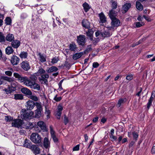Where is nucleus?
Instances as JSON below:
<instances>
[{
  "label": "nucleus",
  "instance_id": "1",
  "mask_svg": "<svg viewBox=\"0 0 155 155\" xmlns=\"http://www.w3.org/2000/svg\"><path fill=\"white\" fill-rule=\"evenodd\" d=\"M13 75L19 82L21 83L23 82L24 85L26 86L29 87L30 88L34 82L31 80L29 79L27 77H23L17 73H14Z\"/></svg>",
  "mask_w": 155,
  "mask_h": 155
},
{
  "label": "nucleus",
  "instance_id": "2",
  "mask_svg": "<svg viewBox=\"0 0 155 155\" xmlns=\"http://www.w3.org/2000/svg\"><path fill=\"white\" fill-rule=\"evenodd\" d=\"M41 136L37 133H32L30 136L31 140L35 143H39L41 141Z\"/></svg>",
  "mask_w": 155,
  "mask_h": 155
},
{
  "label": "nucleus",
  "instance_id": "3",
  "mask_svg": "<svg viewBox=\"0 0 155 155\" xmlns=\"http://www.w3.org/2000/svg\"><path fill=\"white\" fill-rule=\"evenodd\" d=\"M24 122L21 119H14L12 123V126L17 128H22Z\"/></svg>",
  "mask_w": 155,
  "mask_h": 155
},
{
  "label": "nucleus",
  "instance_id": "4",
  "mask_svg": "<svg viewBox=\"0 0 155 155\" xmlns=\"http://www.w3.org/2000/svg\"><path fill=\"white\" fill-rule=\"evenodd\" d=\"M33 114V112L32 111H28L25 109L21 110V115L25 119L31 118L32 117Z\"/></svg>",
  "mask_w": 155,
  "mask_h": 155
},
{
  "label": "nucleus",
  "instance_id": "5",
  "mask_svg": "<svg viewBox=\"0 0 155 155\" xmlns=\"http://www.w3.org/2000/svg\"><path fill=\"white\" fill-rule=\"evenodd\" d=\"M86 41V38L84 35H81L77 37V42L79 45L84 46Z\"/></svg>",
  "mask_w": 155,
  "mask_h": 155
},
{
  "label": "nucleus",
  "instance_id": "6",
  "mask_svg": "<svg viewBox=\"0 0 155 155\" xmlns=\"http://www.w3.org/2000/svg\"><path fill=\"white\" fill-rule=\"evenodd\" d=\"M112 20L111 22V26L110 27V29L113 30L114 28H117L118 26L120 23L119 20L116 18H110Z\"/></svg>",
  "mask_w": 155,
  "mask_h": 155
},
{
  "label": "nucleus",
  "instance_id": "7",
  "mask_svg": "<svg viewBox=\"0 0 155 155\" xmlns=\"http://www.w3.org/2000/svg\"><path fill=\"white\" fill-rule=\"evenodd\" d=\"M41 78H39V81L42 84H44L46 85L48 84V79L49 77V75L46 73L41 75Z\"/></svg>",
  "mask_w": 155,
  "mask_h": 155
},
{
  "label": "nucleus",
  "instance_id": "8",
  "mask_svg": "<svg viewBox=\"0 0 155 155\" xmlns=\"http://www.w3.org/2000/svg\"><path fill=\"white\" fill-rule=\"evenodd\" d=\"M20 65L21 68L25 71H28L31 68L29 63L26 61H23Z\"/></svg>",
  "mask_w": 155,
  "mask_h": 155
},
{
  "label": "nucleus",
  "instance_id": "9",
  "mask_svg": "<svg viewBox=\"0 0 155 155\" xmlns=\"http://www.w3.org/2000/svg\"><path fill=\"white\" fill-rule=\"evenodd\" d=\"M104 31L102 34V35L104 37H108L112 35L111 31H113V30L110 29V27L106 28L104 29Z\"/></svg>",
  "mask_w": 155,
  "mask_h": 155
},
{
  "label": "nucleus",
  "instance_id": "10",
  "mask_svg": "<svg viewBox=\"0 0 155 155\" xmlns=\"http://www.w3.org/2000/svg\"><path fill=\"white\" fill-rule=\"evenodd\" d=\"M63 108L62 106L59 104L57 107V111L55 112V115L57 118L60 119L61 114V112L63 110Z\"/></svg>",
  "mask_w": 155,
  "mask_h": 155
},
{
  "label": "nucleus",
  "instance_id": "11",
  "mask_svg": "<svg viewBox=\"0 0 155 155\" xmlns=\"http://www.w3.org/2000/svg\"><path fill=\"white\" fill-rule=\"evenodd\" d=\"M37 124L44 131L47 132L48 131V129L46 127L45 124L43 121H39L37 123Z\"/></svg>",
  "mask_w": 155,
  "mask_h": 155
},
{
  "label": "nucleus",
  "instance_id": "12",
  "mask_svg": "<svg viewBox=\"0 0 155 155\" xmlns=\"http://www.w3.org/2000/svg\"><path fill=\"white\" fill-rule=\"evenodd\" d=\"M19 58L16 55L12 56L11 58V62L13 65H16L19 62Z\"/></svg>",
  "mask_w": 155,
  "mask_h": 155
},
{
  "label": "nucleus",
  "instance_id": "13",
  "mask_svg": "<svg viewBox=\"0 0 155 155\" xmlns=\"http://www.w3.org/2000/svg\"><path fill=\"white\" fill-rule=\"evenodd\" d=\"M35 106V104L33 101L29 100L26 103L27 109L29 110L32 109Z\"/></svg>",
  "mask_w": 155,
  "mask_h": 155
},
{
  "label": "nucleus",
  "instance_id": "14",
  "mask_svg": "<svg viewBox=\"0 0 155 155\" xmlns=\"http://www.w3.org/2000/svg\"><path fill=\"white\" fill-rule=\"evenodd\" d=\"M98 16L100 18L99 23H103L107 21V18L103 12L99 14Z\"/></svg>",
  "mask_w": 155,
  "mask_h": 155
},
{
  "label": "nucleus",
  "instance_id": "15",
  "mask_svg": "<svg viewBox=\"0 0 155 155\" xmlns=\"http://www.w3.org/2000/svg\"><path fill=\"white\" fill-rule=\"evenodd\" d=\"M34 127V124L31 122H27L26 123L24 122L22 128L27 129H32Z\"/></svg>",
  "mask_w": 155,
  "mask_h": 155
},
{
  "label": "nucleus",
  "instance_id": "16",
  "mask_svg": "<svg viewBox=\"0 0 155 155\" xmlns=\"http://www.w3.org/2000/svg\"><path fill=\"white\" fill-rule=\"evenodd\" d=\"M43 146L44 147L47 149L49 148L50 147V142L47 137H45L43 140Z\"/></svg>",
  "mask_w": 155,
  "mask_h": 155
},
{
  "label": "nucleus",
  "instance_id": "17",
  "mask_svg": "<svg viewBox=\"0 0 155 155\" xmlns=\"http://www.w3.org/2000/svg\"><path fill=\"white\" fill-rule=\"evenodd\" d=\"M131 6L130 3H128L124 4L122 6L123 13H125L131 7Z\"/></svg>",
  "mask_w": 155,
  "mask_h": 155
},
{
  "label": "nucleus",
  "instance_id": "18",
  "mask_svg": "<svg viewBox=\"0 0 155 155\" xmlns=\"http://www.w3.org/2000/svg\"><path fill=\"white\" fill-rule=\"evenodd\" d=\"M21 91L23 93L27 95H30L32 94L31 91L29 89L25 87L21 88Z\"/></svg>",
  "mask_w": 155,
  "mask_h": 155
},
{
  "label": "nucleus",
  "instance_id": "19",
  "mask_svg": "<svg viewBox=\"0 0 155 155\" xmlns=\"http://www.w3.org/2000/svg\"><path fill=\"white\" fill-rule=\"evenodd\" d=\"M32 146V143L30 140L27 139L25 140L23 144V147L28 148L30 149Z\"/></svg>",
  "mask_w": 155,
  "mask_h": 155
},
{
  "label": "nucleus",
  "instance_id": "20",
  "mask_svg": "<svg viewBox=\"0 0 155 155\" xmlns=\"http://www.w3.org/2000/svg\"><path fill=\"white\" fill-rule=\"evenodd\" d=\"M117 15V12L114 9H111L109 11L108 15L110 18H116V16Z\"/></svg>",
  "mask_w": 155,
  "mask_h": 155
},
{
  "label": "nucleus",
  "instance_id": "21",
  "mask_svg": "<svg viewBox=\"0 0 155 155\" xmlns=\"http://www.w3.org/2000/svg\"><path fill=\"white\" fill-rule=\"evenodd\" d=\"M82 24L83 27L84 28H90V23L87 19H83L82 21Z\"/></svg>",
  "mask_w": 155,
  "mask_h": 155
},
{
  "label": "nucleus",
  "instance_id": "22",
  "mask_svg": "<svg viewBox=\"0 0 155 155\" xmlns=\"http://www.w3.org/2000/svg\"><path fill=\"white\" fill-rule=\"evenodd\" d=\"M30 149L33 151L35 154H38L40 153L39 148L36 145H32Z\"/></svg>",
  "mask_w": 155,
  "mask_h": 155
},
{
  "label": "nucleus",
  "instance_id": "23",
  "mask_svg": "<svg viewBox=\"0 0 155 155\" xmlns=\"http://www.w3.org/2000/svg\"><path fill=\"white\" fill-rule=\"evenodd\" d=\"M30 88L36 90L37 91H40L41 89V87L40 85L36 83L35 81L33 83Z\"/></svg>",
  "mask_w": 155,
  "mask_h": 155
},
{
  "label": "nucleus",
  "instance_id": "24",
  "mask_svg": "<svg viewBox=\"0 0 155 155\" xmlns=\"http://www.w3.org/2000/svg\"><path fill=\"white\" fill-rule=\"evenodd\" d=\"M69 48L71 51H75L77 48L74 42H72L71 44L69 45Z\"/></svg>",
  "mask_w": 155,
  "mask_h": 155
},
{
  "label": "nucleus",
  "instance_id": "25",
  "mask_svg": "<svg viewBox=\"0 0 155 155\" xmlns=\"http://www.w3.org/2000/svg\"><path fill=\"white\" fill-rule=\"evenodd\" d=\"M58 70V68L56 67L52 66L50 68H48L46 70V71L48 73H50L54 72H56Z\"/></svg>",
  "mask_w": 155,
  "mask_h": 155
},
{
  "label": "nucleus",
  "instance_id": "26",
  "mask_svg": "<svg viewBox=\"0 0 155 155\" xmlns=\"http://www.w3.org/2000/svg\"><path fill=\"white\" fill-rule=\"evenodd\" d=\"M12 45L14 48H17L20 45V42L18 40H14L12 43Z\"/></svg>",
  "mask_w": 155,
  "mask_h": 155
},
{
  "label": "nucleus",
  "instance_id": "27",
  "mask_svg": "<svg viewBox=\"0 0 155 155\" xmlns=\"http://www.w3.org/2000/svg\"><path fill=\"white\" fill-rule=\"evenodd\" d=\"M83 54V53L82 52L76 53L73 55L72 58L74 60H77L80 58Z\"/></svg>",
  "mask_w": 155,
  "mask_h": 155
},
{
  "label": "nucleus",
  "instance_id": "28",
  "mask_svg": "<svg viewBox=\"0 0 155 155\" xmlns=\"http://www.w3.org/2000/svg\"><path fill=\"white\" fill-rule=\"evenodd\" d=\"M38 55L39 56V60L41 62H44L46 61V57L45 55L42 54L41 53H38Z\"/></svg>",
  "mask_w": 155,
  "mask_h": 155
},
{
  "label": "nucleus",
  "instance_id": "29",
  "mask_svg": "<svg viewBox=\"0 0 155 155\" xmlns=\"http://www.w3.org/2000/svg\"><path fill=\"white\" fill-rule=\"evenodd\" d=\"M14 39V36L12 34H8L5 38V39L7 41L9 42H12Z\"/></svg>",
  "mask_w": 155,
  "mask_h": 155
},
{
  "label": "nucleus",
  "instance_id": "30",
  "mask_svg": "<svg viewBox=\"0 0 155 155\" xmlns=\"http://www.w3.org/2000/svg\"><path fill=\"white\" fill-rule=\"evenodd\" d=\"M13 51V49L11 46H8L5 49L6 53L8 55L12 54Z\"/></svg>",
  "mask_w": 155,
  "mask_h": 155
},
{
  "label": "nucleus",
  "instance_id": "31",
  "mask_svg": "<svg viewBox=\"0 0 155 155\" xmlns=\"http://www.w3.org/2000/svg\"><path fill=\"white\" fill-rule=\"evenodd\" d=\"M19 57L21 59H26L28 56V53L25 51L21 52L19 55Z\"/></svg>",
  "mask_w": 155,
  "mask_h": 155
},
{
  "label": "nucleus",
  "instance_id": "32",
  "mask_svg": "<svg viewBox=\"0 0 155 155\" xmlns=\"http://www.w3.org/2000/svg\"><path fill=\"white\" fill-rule=\"evenodd\" d=\"M2 79H3V81L5 80L10 83H12L14 81L13 78L8 77L7 76H2Z\"/></svg>",
  "mask_w": 155,
  "mask_h": 155
},
{
  "label": "nucleus",
  "instance_id": "33",
  "mask_svg": "<svg viewBox=\"0 0 155 155\" xmlns=\"http://www.w3.org/2000/svg\"><path fill=\"white\" fill-rule=\"evenodd\" d=\"M39 19L40 18H39V16L38 15H35V14H32L31 20L34 22L38 21Z\"/></svg>",
  "mask_w": 155,
  "mask_h": 155
},
{
  "label": "nucleus",
  "instance_id": "34",
  "mask_svg": "<svg viewBox=\"0 0 155 155\" xmlns=\"http://www.w3.org/2000/svg\"><path fill=\"white\" fill-rule=\"evenodd\" d=\"M136 7L137 9L140 11H142L143 8V5L138 1L136 2Z\"/></svg>",
  "mask_w": 155,
  "mask_h": 155
},
{
  "label": "nucleus",
  "instance_id": "35",
  "mask_svg": "<svg viewBox=\"0 0 155 155\" xmlns=\"http://www.w3.org/2000/svg\"><path fill=\"white\" fill-rule=\"evenodd\" d=\"M83 6L84 8V10L86 12H87L90 9V7L89 5L87 3L85 2L83 4Z\"/></svg>",
  "mask_w": 155,
  "mask_h": 155
},
{
  "label": "nucleus",
  "instance_id": "36",
  "mask_svg": "<svg viewBox=\"0 0 155 155\" xmlns=\"http://www.w3.org/2000/svg\"><path fill=\"white\" fill-rule=\"evenodd\" d=\"M126 98H120V99L117 103V106L118 107H119L120 106L125 102L126 101Z\"/></svg>",
  "mask_w": 155,
  "mask_h": 155
},
{
  "label": "nucleus",
  "instance_id": "37",
  "mask_svg": "<svg viewBox=\"0 0 155 155\" xmlns=\"http://www.w3.org/2000/svg\"><path fill=\"white\" fill-rule=\"evenodd\" d=\"M8 71H6L5 72V74L7 75L11 76L12 75V72L13 71L12 68H8Z\"/></svg>",
  "mask_w": 155,
  "mask_h": 155
},
{
  "label": "nucleus",
  "instance_id": "38",
  "mask_svg": "<svg viewBox=\"0 0 155 155\" xmlns=\"http://www.w3.org/2000/svg\"><path fill=\"white\" fill-rule=\"evenodd\" d=\"M5 41V37L4 34L0 32V42H4Z\"/></svg>",
  "mask_w": 155,
  "mask_h": 155
},
{
  "label": "nucleus",
  "instance_id": "39",
  "mask_svg": "<svg viewBox=\"0 0 155 155\" xmlns=\"http://www.w3.org/2000/svg\"><path fill=\"white\" fill-rule=\"evenodd\" d=\"M23 98V96L22 94H16L14 95V98L16 100H22Z\"/></svg>",
  "mask_w": 155,
  "mask_h": 155
},
{
  "label": "nucleus",
  "instance_id": "40",
  "mask_svg": "<svg viewBox=\"0 0 155 155\" xmlns=\"http://www.w3.org/2000/svg\"><path fill=\"white\" fill-rule=\"evenodd\" d=\"M111 9H116L117 7V2L114 1L113 0L111 1Z\"/></svg>",
  "mask_w": 155,
  "mask_h": 155
},
{
  "label": "nucleus",
  "instance_id": "41",
  "mask_svg": "<svg viewBox=\"0 0 155 155\" xmlns=\"http://www.w3.org/2000/svg\"><path fill=\"white\" fill-rule=\"evenodd\" d=\"M153 99V97H150L147 104V108L149 109L152 105V102Z\"/></svg>",
  "mask_w": 155,
  "mask_h": 155
},
{
  "label": "nucleus",
  "instance_id": "42",
  "mask_svg": "<svg viewBox=\"0 0 155 155\" xmlns=\"http://www.w3.org/2000/svg\"><path fill=\"white\" fill-rule=\"evenodd\" d=\"M41 110H36L35 111V117L36 118H39L41 116Z\"/></svg>",
  "mask_w": 155,
  "mask_h": 155
},
{
  "label": "nucleus",
  "instance_id": "43",
  "mask_svg": "<svg viewBox=\"0 0 155 155\" xmlns=\"http://www.w3.org/2000/svg\"><path fill=\"white\" fill-rule=\"evenodd\" d=\"M45 73V71L42 68H40L38 71L37 72L38 74L39 75H40L41 76L42 74H44Z\"/></svg>",
  "mask_w": 155,
  "mask_h": 155
},
{
  "label": "nucleus",
  "instance_id": "44",
  "mask_svg": "<svg viewBox=\"0 0 155 155\" xmlns=\"http://www.w3.org/2000/svg\"><path fill=\"white\" fill-rule=\"evenodd\" d=\"M5 23L7 25H10L11 23V19L9 17H7L5 20Z\"/></svg>",
  "mask_w": 155,
  "mask_h": 155
},
{
  "label": "nucleus",
  "instance_id": "45",
  "mask_svg": "<svg viewBox=\"0 0 155 155\" xmlns=\"http://www.w3.org/2000/svg\"><path fill=\"white\" fill-rule=\"evenodd\" d=\"M35 105L37 107V109L38 110H42V107L41 105V103H39L38 102H36L35 104Z\"/></svg>",
  "mask_w": 155,
  "mask_h": 155
},
{
  "label": "nucleus",
  "instance_id": "46",
  "mask_svg": "<svg viewBox=\"0 0 155 155\" xmlns=\"http://www.w3.org/2000/svg\"><path fill=\"white\" fill-rule=\"evenodd\" d=\"M63 81H64V79H62V80H61L60 81V82H59V83L58 84V85L59 86V88L58 90L60 91L63 90V88L62 87V84L63 82Z\"/></svg>",
  "mask_w": 155,
  "mask_h": 155
},
{
  "label": "nucleus",
  "instance_id": "47",
  "mask_svg": "<svg viewBox=\"0 0 155 155\" xmlns=\"http://www.w3.org/2000/svg\"><path fill=\"white\" fill-rule=\"evenodd\" d=\"M50 133L51 134V137H53L54 136H56L55 135V132L54 130L52 127L51 126H50Z\"/></svg>",
  "mask_w": 155,
  "mask_h": 155
},
{
  "label": "nucleus",
  "instance_id": "48",
  "mask_svg": "<svg viewBox=\"0 0 155 155\" xmlns=\"http://www.w3.org/2000/svg\"><path fill=\"white\" fill-rule=\"evenodd\" d=\"M59 59L58 57H54L52 59L51 63L53 64H55L57 63L59 61Z\"/></svg>",
  "mask_w": 155,
  "mask_h": 155
},
{
  "label": "nucleus",
  "instance_id": "49",
  "mask_svg": "<svg viewBox=\"0 0 155 155\" xmlns=\"http://www.w3.org/2000/svg\"><path fill=\"white\" fill-rule=\"evenodd\" d=\"M86 33L87 36L89 37L90 39L92 40L93 37V32L91 31H88Z\"/></svg>",
  "mask_w": 155,
  "mask_h": 155
},
{
  "label": "nucleus",
  "instance_id": "50",
  "mask_svg": "<svg viewBox=\"0 0 155 155\" xmlns=\"http://www.w3.org/2000/svg\"><path fill=\"white\" fill-rule=\"evenodd\" d=\"M5 119L6 121L8 122H10L13 120V117L9 116H5Z\"/></svg>",
  "mask_w": 155,
  "mask_h": 155
},
{
  "label": "nucleus",
  "instance_id": "51",
  "mask_svg": "<svg viewBox=\"0 0 155 155\" xmlns=\"http://www.w3.org/2000/svg\"><path fill=\"white\" fill-rule=\"evenodd\" d=\"M143 25H144V23L143 22H138L136 23V27L137 28L140 27L142 26Z\"/></svg>",
  "mask_w": 155,
  "mask_h": 155
},
{
  "label": "nucleus",
  "instance_id": "52",
  "mask_svg": "<svg viewBox=\"0 0 155 155\" xmlns=\"http://www.w3.org/2000/svg\"><path fill=\"white\" fill-rule=\"evenodd\" d=\"M62 99V97H57V95H56L54 98V100L57 102L60 101Z\"/></svg>",
  "mask_w": 155,
  "mask_h": 155
},
{
  "label": "nucleus",
  "instance_id": "53",
  "mask_svg": "<svg viewBox=\"0 0 155 155\" xmlns=\"http://www.w3.org/2000/svg\"><path fill=\"white\" fill-rule=\"evenodd\" d=\"M133 79V75L132 74H129L127 75L126 78V79L128 81H130Z\"/></svg>",
  "mask_w": 155,
  "mask_h": 155
},
{
  "label": "nucleus",
  "instance_id": "54",
  "mask_svg": "<svg viewBox=\"0 0 155 155\" xmlns=\"http://www.w3.org/2000/svg\"><path fill=\"white\" fill-rule=\"evenodd\" d=\"M27 17V14L25 13H22L21 15V19H24L26 18Z\"/></svg>",
  "mask_w": 155,
  "mask_h": 155
},
{
  "label": "nucleus",
  "instance_id": "55",
  "mask_svg": "<svg viewBox=\"0 0 155 155\" xmlns=\"http://www.w3.org/2000/svg\"><path fill=\"white\" fill-rule=\"evenodd\" d=\"M132 134L134 139L135 140H137V139L138 137V135L135 132H133Z\"/></svg>",
  "mask_w": 155,
  "mask_h": 155
},
{
  "label": "nucleus",
  "instance_id": "56",
  "mask_svg": "<svg viewBox=\"0 0 155 155\" xmlns=\"http://www.w3.org/2000/svg\"><path fill=\"white\" fill-rule=\"evenodd\" d=\"M92 49L91 48V45H88L87 46V48L85 51L86 52H88L91 51Z\"/></svg>",
  "mask_w": 155,
  "mask_h": 155
},
{
  "label": "nucleus",
  "instance_id": "57",
  "mask_svg": "<svg viewBox=\"0 0 155 155\" xmlns=\"http://www.w3.org/2000/svg\"><path fill=\"white\" fill-rule=\"evenodd\" d=\"M30 98L35 101H37L38 100V97L35 96L34 95H32L30 97Z\"/></svg>",
  "mask_w": 155,
  "mask_h": 155
},
{
  "label": "nucleus",
  "instance_id": "58",
  "mask_svg": "<svg viewBox=\"0 0 155 155\" xmlns=\"http://www.w3.org/2000/svg\"><path fill=\"white\" fill-rule=\"evenodd\" d=\"M99 65V64L97 62H94L93 63L92 66L94 68H97Z\"/></svg>",
  "mask_w": 155,
  "mask_h": 155
},
{
  "label": "nucleus",
  "instance_id": "59",
  "mask_svg": "<svg viewBox=\"0 0 155 155\" xmlns=\"http://www.w3.org/2000/svg\"><path fill=\"white\" fill-rule=\"evenodd\" d=\"M142 89L141 87L140 88L138 89V92L136 94V95L138 96H140V94L142 91Z\"/></svg>",
  "mask_w": 155,
  "mask_h": 155
},
{
  "label": "nucleus",
  "instance_id": "60",
  "mask_svg": "<svg viewBox=\"0 0 155 155\" xmlns=\"http://www.w3.org/2000/svg\"><path fill=\"white\" fill-rule=\"evenodd\" d=\"M51 138L54 143H56L58 142V138L56 137V136L52 137Z\"/></svg>",
  "mask_w": 155,
  "mask_h": 155
},
{
  "label": "nucleus",
  "instance_id": "61",
  "mask_svg": "<svg viewBox=\"0 0 155 155\" xmlns=\"http://www.w3.org/2000/svg\"><path fill=\"white\" fill-rule=\"evenodd\" d=\"M79 149V145H77L75 147L73 148V150L74 151H78Z\"/></svg>",
  "mask_w": 155,
  "mask_h": 155
},
{
  "label": "nucleus",
  "instance_id": "62",
  "mask_svg": "<svg viewBox=\"0 0 155 155\" xmlns=\"http://www.w3.org/2000/svg\"><path fill=\"white\" fill-rule=\"evenodd\" d=\"M50 113L51 112L49 110L46 108V110L45 113L47 115V117L49 116V115L50 114Z\"/></svg>",
  "mask_w": 155,
  "mask_h": 155
},
{
  "label": "nucleus",
  "instance_id": "63",
  "mask_svg": "<svg viewBox=\"0 0 155 155\" xmlns=\"http://www.w3.org/2000/svg\"><path fill=\"white\" fill-rule=\"evenodd\" d=\"M64 123L65 125H66L68 122V118L66 117L65 116L64 117Z\"/></svg>",
  "mask_w": 155,
  "mask_h": 155
},
{
  "label": "nucleus",
  "instance_id": "64",
  "mask_svg": "<svg viewBox=\"0 0 155 155\" xmlns=\"http://www.w3.org/2000/svg\"><path fill=\"white\" fill-rule=\"evenodd\" d=\"M152 153H155V146H153L151 150Z\"/></svg>",
  "mask_w": 155,
  "mask_h": 155
}]
</instances>
